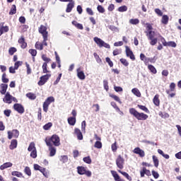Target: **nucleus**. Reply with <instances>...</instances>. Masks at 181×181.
Returning a JSON list of instances; mask_svg holds the SVG:
<instances>
[{
	"label": "nucleus",
	"mask_w": 181,
	"mask_h": 181,
	"mask_svg": "<svg viewBox=\"0 0 181 181\" xmlns=\"http://www.w3.org/2000/svg\"><path fill=\"white\" fill-rule=\"evenodd\" d=\"M128 11V7L127 6H122L118 8L119 12H127Z\"/></svg>",
	"instance_id": "55"
},
{
	"label": "nucleus",
	"mask_w": 181,
	"mask_h": 181,
	"mask_svg": "<svg viewBox=\"0 0 181 181\" xmlns=\"http://www.w3.org/2000/svg\"><path fill=\"white\" fill-rule=\"evenodd\" d=\"M25 96L27 97V98H29V100H36V94L33 93H26Z\"/></svg>",
	"instance_id": "30"
},
{
	"label": "nucleus",
	"mask_w": 181,
	"mask_h": 181,
	"mask_svg": "<svg viewBox=\"0 0 181 181\" xmlns=\"http://www.w3.org/2000/svg\"><path fill=\"white\" fill-rule=\"evenodd\" d=\"M126 56L127 57H129L131 60L133 62L135 61V55L134 54V52H132V50L129 48V47L126 46Z\"/></svg>",
	"instance_id": "11"
},
{
	"label": "nucleus",
	"mask_w": 181,
	"mask_h": 181,
	"mask_svg": "<svg viewBox=\"0 0 181 181\" xmlns=\"http://www.w3.org/2000/svg\"><path fill=\"white\" fill-rule=\"evenodd\" d=\"M119 62L122 63V64H123V66H124L125 67H128V66H129V62H128V61L126 59L124 58H121L119 59Z\"/></svg>",
	"instance_id": "44"
},
{
	"label": "nucleus",
	"mask_w": 181,
	"mask_h": 181,
	"mask_svg": "<svg viewBox=\"0 0 181 181\" xmlns=\"http://www.w3.org/2000/svg\"><path fill=\"white\" fill-rule=\"evenodd\" d=\"M16 13V5L13 4L11 6V10L8 13L9 15H15Z\"/></svg>",
	"instance_id": "39"
},
{
	"label": "nucleus",
	"mask_w": 181,
	"mask_h": 181,
	"mask_svg": "<svg viewBox=\"0 0 181 181\" xmlns=\"http://www.w3.org/2000/svg\"><path fill=\"white\" fill-rule=\"evenodd\" d=\"M49 77H52V74H45V75L42 76L40 78V81L37 83L38 86H45V84H46V83H47Z\"/></svg>",
	"instance_id": "7"
},
{
	"label": "nucleus",
	"mask_w": 181,
	"mask_h": 181,
	"mask_svg": "<svg viewBox=\"0 0 181 181\" xmlns=\"http://www.w3.org/2000/svg\"><path fill=\"white\" fill-rule=\"evenodd\" d=\"M167 46L169 47H176L177 46V44L175 42V41H169L167 42Z\"/></svg>",
	"instance_id": "52"
},
{
	"label": "nucleus",
	"mask_w": 181,
	"mask_h": 181,
	"mask_svg": "<svg viewBox=\"0 0 181 181\" xmlns=\"http://www.w3.org/2000/svg\"><path fill=\"white\" fill-rule=\"evenodd\" d=\"M134 153L140 156V158H144L145 156V151L141 149L139 147H136L133 150Z\"/></svg>",
	"instance_id": "13"
},
{
	"label": "nucleus",
	"mask_w": 181,
	"mask_h": 181,
	"mask_svg": "<svg viewBox=\"0 0 181 181\" xmlns=\"http://www.w3.org/2000/svg\"><path fill=\"white\" fill-rule=\"evenodd\" d=\"M111 173L115 181H125L124 179H121L117 171L111 170Z\"/></svg>",
	"instance_id": "21"
},
{
	"label": "nucleus",
	"mask_w": 181,
	"mask_h": 181,
	"mask_svg": "<svg viewBox=\"0 0 181 181\" xmlns=\"http://www.w3.org/2000/svg\"><path fill=\"white\" fill-rule=\"evenodd\" d=\"M168 23H169V16H168V15L162 16L161 23H163V25H168Z\"/></svg>",
	"instance_id": "27"
},
{
	"label": "nucleus",
	"mask_w": 181,
	"mask_h": 181,
	"mask_svg": "<svg viewBox=\"0 0 181 181\" xmlns=\"http://www.w3.org/2000/svg\"><path fill=\"white\" fill-rule=\"evenodd\" d=\"M158 115L159 117H160L161 118H169V115L166 112H158Z\"/></svg>",
	"instance_id": "57"
},
{
	"label": "nucleus",
	"mask_w": 181,
	"mask_h": 181,
	"mask_svg": "<svg viewBox=\"0 0 181 181\" xmlns=\"http://www.w3.org/2000/svg\"><path fill=\"white\" fill-rule=\"evenodd\" d=\"M111 148L112 152H117V149H118V146H117V141H115L111 146Z\"/></svg>",
	"instance_id": "60"
},
{
	"label": "nucleus",
	"mask_w": 181,
	"mask_h": 181,
	"mask_svg": "<svg viewBox=\"0 0 181 181\" xmlns=\"http://www.w3.org/2000/svg\"><path fill=\"white\" fill-rule=\"evenodd\" d=\"M152 158L155 168H158V166H159V159H158V157H156V156H153Z\"/></svg>",
	"instance_id": "35"
},
{
	"label": "nucleus",
	"mask_w": 181,
	"mask_h": 181,
	"mask_svg": "<svg viewBox=\"0 0 181 181\" xmlns=\"http://www.w3.org/2000/svg\"><path fill=\"white\" fill-rule=\"evenodd\" d=\"M110 97H111V98H113L115 101H117V103H119V104H121L122 102H121V100L119 99V97L114 94H110Z\"/></svg>",
	"instance_id": "48"
},
{
	"label": "nucleus",
	"mask_w": 181,
	"mask_h": 181,
	"mask_svg": "<svg viewBox=\"0 0 181 181\" xmlns=\"http://www.w3.org/2000/svg\"><path fill=\"white\" fill-rule=\"evenodd\" d=\"M145 175L146 176H151V170L146 169L145 167H143L142 169L140 170V176L141 177H145Z\"/></svg>",
	"instance_id": "12"
},
{
	"label": "nucleus",
	"mask_w": 181,
	"mask_h": 181,
	"mask_svg": "<svg viewBox=\"0 0 181 181\" xmlns=\"http://www.w3.org/2000/svg\"><path fill=\"white\" fill-rule=\"evenodd\" d=\"M137 107L138 108H139V110H141L142 111H144V112L149 114V109H148L146 106L142 105H137Z\"/></svg>",
	"instance_id": "32"
},
{
	"label": "nucleus",
	"mask_w": 181,
	"mask_h": 181,
	"mask_svg": "<svg viewBox=\"0 0 181 181\" xmlns=\"http://www.w3.org/2000/svg\"><path fill=\"white\" fill-rule=\"evenodd\" d=\"M18 43L21 45V49H26V47H28V43H26V42H25V37H23V36H22L19 40H18Z\"/></svg>",
	"instance_id": "20"
},
{
	"label": "nucleus",
	"mask_w": 181,
	"mask_h": 181,
	"mask_svg": "<svg viewBox=\"0 0 181 181\" xmlns=\"http://www.w3.org/2000/svg\"><path fill=\"white\" fill-rule=\"evenodd\" d=\"M35 49H37V50H43V44L37 42L35 45Z\"/></svg>",
	"instance_id": "42"
},
{
	"label": "nucleus",
	"mask_w": 181,
	"mask_h": 181,
	"mask_svg": "<svg viewBox=\"0 0 181 181\" xmlns=\"http://www.w3.org/2000/svg\"><path fill=\"white\" fill-rule=\"evenodd\" d=\"M18 146V140L13 139L11 140V144L9 146V148L12 151L13 149H16Z\"/></svg>",
	"instance_id": "25"
},
{
	"label": "nucleus",
	"mask_w": 181,
	"mask_h": 181,
	"mask_svg": "<svg viewBox=\"0 0 181 181\" xmlns=\"http://www.w3.org/2000/svg\"><path fill=\"white\" fill-rule=\"evenodd\" d=\"M83 162H85V163H88V165H90L92 160H91V157H90V156L85 157L83 158Z\"/></svg>",
	"instance_id": "50"
},
{
	"label": "nucleus",
	"mask_w": 181,
	"mask_h": 181,
	"mask_svg": "<svg viewBox=\"0 0 181 181\" xmlns=\"http://www.w3.org/2000/svg\"><path fill=\"white\" fill-rule=\"evenodd\" d=\"M47 146H48V151H49V156H54L57 152L56 146L49 145H47Z\"/></svg>",
	"instance_id": "16"
},
{
	"label": "nucleus",
	"mask_w": 181,
	"mask_h": 181,
	"mask_svg": "<svg viewBox=\"0 0 181 181\" xmlns=\"http://www.w3.org/2000/svg\"><path fill=\"white\" fill-rule=\"evenodd\" d=\"M129 114H131V115H133V117H134V118H136L139 121H145L148 118V115L144 112L140 113L134 107L130 108L129 110Z\"/></svg>",
	"instance_id": "1"
},
{
	"label": "nucleus",
	"mask_w": 181,
	"mask_h": 181,
	"mask_svg": "<svg viewBox=\"0 0 181 181\" xmlns=\"http://www.w3.org/2000/svg\"><path fill=\"white\" fill-rule=\"evenodd\" d=\"M17 52L18 49L15 47H11L8 49V54H10V56H13V54H15V53H16Z\"/></svg>",
	"instance_id": "33"
},
{
	"label": "nucleus",
	"mask_w": 181,
	"mask_h": 181,
	"mask_svg": "<svg viewBox=\"0 0 181 181\" xmlns=\"http://www.w3.org/2000/svg\"><path fill=\"white\" fill-rule=\"evenodd\" d=\"M142 25H146V30H148V32H151L152 31V29H153V28L152 27V24L149 23H146L145 24L144 22H141Z\"/></svg>",
	"instance_id": "38"
},
{
	"label": "nucleus",
	"mask_w": 181,
	"mask_h": 181,
	"mask_svg": "<svg viewBox=\"0 0 181 181\" xmlns=\"http://www.w3.org/2000/svg\"><path fill=\"white\" fill-rule=\"evenodd\" d=\"M52 127H53V124L52 122H48L43 126V129H45V131H49V129L52 128Z\"/></svg>",
	"instance_id": "49"
},
{
	"label": "nucleus",
	"mask_w": 181,
	"mask_h": 181,
	"mask_svg": "<svg viewBox=\"0 0 181 181\" xmlns=\"http://www.w3.org/2000/svg\"><path fill=\"white\" fill-rule=\"evenodd\" d=\"M154 12L158 15V16H163V12L159 8H155Z\"/></svg>",
	"instance_id": "61"
},
{
	"label": "nucleus",
	"mask_w": 181,
	"mask_h": 181,
	"mask_svg": "<svg viewBox=\"0 0 181 181\" xmlns=\"http://www.w3.org/2000/svg\"><path fill=\"white\" fill-rule=\"evenodd\" d=\"M11 175L12 176H16L17 177H22V176H23V174L19 171H13Z\"/></svg>",
	"instance_id": "47"
},
{
	"label": "nucleus",
	"mask_w": 181,
	"mask_h": 181,
	"mask_svg": "<svg viewBox=\"0 0 181 181\" xmlns=\"http://www.w3.org/2000/svg\"><path fill=\"white\" fill-rule=\"evenodd\" d=\"M42 73L46 74V73H50L49 70H47V64L43 63L42 64Z\"/></svg>",
	"instance_id": "54"
},
{
	"label": "nucleus",
	"mask_w": 181,
	"mask_h": 181,
	"mask_svg": "<svg viewBox=\"0 0 181 181\" xmlns=\"http://www.w3.org/2000/svg\"><path fill=\"white\" fill-rule=\"evenodd\" d=\"M36 150V146H35V142H31L28 148V152H32V151Z\"/></svg>",
	"instance_id": "41"
},
{
	"label": "nucleus",
	"mask_w": 181,
	"mask_h": 181,
	"mask_svg": "<svg viewBox=\"0 0 181 181\" xmlns=\"http://www.w3.org/2000/svg\"><path fill=\"white\" fill-rule=\"evenodd\" d=\"M110 104H111L112 107H113V108H115V110H116V111H117V112H121V114H124L122 112H121V110L119 109L118 105H117V103L115 102H111Z\"/></svg>",
	"instance_id": "37"
},
{
	"label": "nucleus",
	"mask_w": 181,
	"mask_h": 181,
	"mask_svg": "<svg viewBox=\"0 0 181 181\" xmlns=\"http://www.w3.org/2000/svg\"><path fill=\"white\" fill-rule=\"evenodd\" d=\"M1 81L5 83H9V78H6V73L2 74Z\"/></svg>",
	"instance_id": "45"
},
{
	"label": "nucleus",
	"mask_w": 181,
	"mask_h": 181,
	"mask_svg": "<svg viewBox=\"0 0 181 181\" xmlns=\"http://www.w3.org/2000/svg\"><path fill=\"white\" fill-rule=\"evenodd\" d=\"M116 165L119 169L122 170L124 169V165H125V159L122 156L119 155L116 158Z\"/></svg>",
	"instance_id": "5"
},
{
	"label": "nucleus",
	"mask_w": 181,
	"mask_h": 181,
	"mask_svg": "<svg viewBox=\"0 0 181 181\" xmlns=\"http://www.w3.org/2000/svg\"><path fill=\"white\" fill-rule=\"evenodd\" d=\"M37 119L38 121H42V108L38 109L37 112Z\"/></svg>",
	"instance_id": "64"
},
{
	"label": "nucleus",
	"mask_w": 181,
	"mask_h": 181,
	"mask_svg": "<svg viewBox=\"0 0 181 181\" xmlns=\"http://www.w3.org/2000/svg\"><path fill=\"white\" fill-rule=\"evenodd\" d=\"M105 60L106 63L109 64L110 67H114V63L112 62V61H111V59L110 57H106Z\"/></svg>",
	"instance_id": "59"
},
{
	"label": "nucleus",
	"mask_w": 181,
	"mask_h": 181,
	"mask_svg": "<svg viewBox=\"0 0 181 181\" xmlns=\"http://www.w3.org/2000/svg\"><path fill=\"white\" fill-rule=\"evenodd\" d=\"M132 93H134V95H136V97H141V91H139V89H138L137 88H133L132 90Z\"/></svg>",
	"instance_id": "29"
},
{
	"label": "nucleus",
	"mask_w": 181,
	"mask_h": 181,
	"mask_svg": "<svg viewBox=\"0 0 181 181\" xmlns=\"http://www.w3.org/2000/svg\"><path fill=\"white\" fill-rule=\"evenodd\" d=\"M22 64H23V62L22 61H17L16 62V63L14 64V68L18 70V69H19V66H22Z\"/></svg>",
	"instance_id": "56"
},
{
	"label": "nucleus",
	"mask_w": 181,
	"mask_h": 181,
	"mask_svg": "<svg viewBox=\"0 0 181 181\" xmlns=\"http://www.w3.org/2000/svg\"><path fill=\"white\" fill-rule=\"evenodd\" d=\"M146 36L150 40L151 39H154L155 38V31H148V33L146 34Z\"/></svg>",
	"instance_id": "36"
},
{
	"label": "nucleus",
	"mask_w": 181,
	"mask_h": 181,
	"mask_svg": "<svg viewBox=\"0 0 181 181\" xmlns=\"http://www.w3.org/2000/svg\"><path fill=\"white\" fill-rule=\"evenodd\" d=\"M38 32L42 35V37L49 36V33L47 32V27L43 25H41L40 28H38Z\"/></svg>",
	"instance_id": "9"
},
{
	"label": "nucleus",
	"mask_w": 181,
	"mask_h": 181,
	"mask_svg": "<svg viewBox=\"0 0 181 181\" xmlns=\"http://www.w3.org/2000/svg\"><path fill=\"white\" fill-rule=\"evenodd\" d=\"M19 137V130L13 129L12 132H8V139H12V138Z\"/></svg>",
	"instance_id": "10"
},
{
	"label": "nucleus",
	"mask_w": 181,
	"mask_h": 181,
	"mask_svg": "<svg viewBox=\"0 0 181 181\" xmlns=\"http://www.w3.org/2000/svg\"><path fill=\"white\" fill-rule=\"evenodd\" d=\"M13 110L18 112V114H23L25 112V107L21 103H15L13 106Z\"/></svg>",
	"instance_id": "8"
},
{
	"label": "nucleus",
	"mask_w": 181,
	"mask_h": 181,
	"mask_svg": "<svg viewBox=\"0 0 181 181\" xmlns=\"http://www.w3.org/2000/svg\"><path fill=\"white\" fill-rule=\"evenodd\" d=\"M77 76L79 80H86V75L84 74V71H81V68L79 67L76 69Z\"/></svg>",
	"instance_id": "15"
},
{
	"label": "nucleus",
	"mask_w": 181,
	"mask_h": 181,
	"mask_svg": "<svg viewBox=\"0 0 181 181\" xmlns=\"http://www.w3.org/2000/svg\"><path fill=\"white\" fill-rule=\"evenodd\" d=\"M159 94H156L153 98V103L156 107H159V105H160V99H159Z\"/></svg>",
	"instance_id": "19"
},
{
	"label": "nucleus",
	"mask_w": 181,
	"mask_h": 181,
	"mask_svg": "<svg viewBox=\"0 0 181 181\" xmlns=\"http://www.w3.org/2000/svg\"><path fill=\"white\" fill-rule=\"evenodd\" d=\"M73 8H74V1L72 0V1H69L67 4L66 12H67V13H70V12L73 11Z\"/></svg>",
	"instance_id": "22"
},
{
	"label": "nucleus",
	"mask_w": 181,
	"mask_h": 181,
	"mask_svg": "<svg viewBox=\"0 0 181 181\" xmlns=\"http://www.w3.org/2000/svg\"><path fill=\"white\" fill-rule=\"evenodd\" d=\"M103 87H104L105 90H106V91H108V90L110 89V88L108 86V81H107V80L103 81Z\"/></svg>",
	"instance_id": "63"
},
{
	"label": "nucleus",
	"mask_w": 181,
	"mask_h": 181,
	"mask_svg": "<svg viewBox=\"0 0 181 181\" xmlns=\"http://www.w3.org/2000/svg\"><path fill=\"white\" fill-rule=\"evenodd\" d=\"M52 103H54V98L52 96L48 97L43 103L42 108L44 112L49 111V106Z\"/></svg>",
	"instance_id": "4"
},
{
	"label": "nucleus",
	"mask_w": 181,
	"mask_h": 181,
	"mask_svg": "<svg viewBox=\"0 0 181 181\" xmlns=\"http://www.w3.org/2000/svg\"><path fill=\"white\" fill-rule=\"evenodd\" d=\"M148 70H150L151 73H152L153 74H156L158 73L156 68H155V66H153V65L152 64H148Z\"/></svg>",
	"instance_id": "31"
},
{
	"label": "nucleus",
	"mask_w": 181,
	"mask_h": 181,
	"mask_svg": "<svg viewBox=\"0 0 181 181\" xmlns=\"http://www.w3.org/2000/svg\"><path fill=\"white\" fill-rule=\"evenodd\" d=\"M4 103L6 104H12V95L9 92H7L5 95L4 98L3 99Z\"/></svg>",
	"instance_id": "14"
},
{
	"label": "nucleus",
	"mask_w": 181,
	"mask_h": 181,
	"mask_svg": "<svg viewBox=\"0 0 181 181\" xmlns=\"http://www.w3.org/2000/svg\"><path fill=\"white\" fill-rule=\"evenodd\" d=\"M117 172L124 176V177H126L127 180L132 181V177L129 176V174H128V173L122 171L121 170H118Z\"/></svg>",
	"instance_id": "26"
},
{
	"label": "nucleus",
	"mask_w": 181,
	"mask_h": 181,
	"mask_svg": "<svg viewBox=\"0 0 181 181\" xmlns=\"http://www.w3.org/2000/svg\"><path fill=\"white\" fill-rule=\"evenodd\" d=\"M95 43L98 46V47H105V49H111V46L110 44L104 42L101 38H98V37H95L93 38Z\"/></svg>",
	"instance_id": "3"
},
{
	"label": "nucleus",
	"mask_w": 181,
	"mask_h": 181,
	"mask_svg": "<svg viewBox=\"0 0 181 181\" xmlns=\"http://www.w3.org/2000/svg\"><path fill=\"white\" fill-rule=\"evenodd\" d=\"M24 173L28 176H32V171L30 170V168L28 166L25 167L24 169Z\"/></svg>",
	"instance_id": "46"
},
{
	"label": "nucleus",
	"mask_w": 181,
	"mask_h": 181,
	"mask_svg": "<svg viewBox=\"0 0 181 181\" xmlns=\"http://www.w3.org/2000/svg\"><path fill=\"white\" fill-rule=\"evenodd\" d=\"M78 175H86L88 177H91V171L86 170L83 166L77 167Z\"/></svg>",
	"instance_id": "6"
},
{
	"label": "nucleus",
	"mask_w": 181,
	"mask_h": 181,
	"mask_svg": "<svg viewBox=\"0 0 181 181\" xmlns=\"http://www.w3.org/2000/svg\"><path fill=\"white\" fill-rule=\"evenodd\" d=\"M13 164L11 162L4 163L3 165L0 166L1 170H5V169H8V168H12Z\"/></svg>",
	"instance_id": "24"
},
{
	"label": "nucleus",
	"mask_w": 181,
	"mask_h": 181,
	"mask_svg": "<svg viewBox=\"0 0 181 181\" xmlns=\"http://www.w3.org/2000/svg\"><path fill=\"white\" fill-rule=\"evenodd\" d=\"M30 157L33 158V159L37 158V151L36 149L31 151Z\"/></svg>",
	"instance_id": "53"
},
{
	"label": "nucleus",
	"mask_w": 181,
	"mask_h": 181,
	"mask_svg": "<svg viewBox=\"0 0 181 181\" xmlns=\"http://www.w3.org/2000/svg\"><path fill=\"white\" fill-rule=\"evenodd\" d=\"M45 141L46 145L60 146V137L57 134H53L52 137H46Z\"/></svg>",
	"instance_id": "2"
},
{
	"label": "nucleus",
	"mask_w": 181,
	"mask_h": 181,
	"mask_svg": "<svg viewBox=\"0 0 181 181\" xmlns=\"http://www.w3.org/2000/svg\"><path fill=\"white\" fill-rule=\"evenodd\" d=\"M42 59L43 60V62H45L44 63H46V64H47V63H49V62H52V59L47 57L46 54L42 55Z\"/></svg>",
	"instance_id": "43"
},
{
	"label": "nucleus",
	"mask_w": 181,
	"mask_h": 181,
	"mask_svg": "<svg viewBox=\"0 0 181 181\" xmlns=\"http://www.w3.org/2000/svg\"><path fill=\"white\" fill-rule=\"evenodd\" d=\"M28 52L30 53V54H31V56L33 57V62H35V57H36L37 54V51L35 49H30L28 50Z\"/></svg>",
	"instance_id": "28"
},
{
	"label": "nucleus",
	"mask_w": 181,
	"mask_h": 181,
	"mask_svg": "<svg viewBox=\"0 0 181 181\" xmlns=\"http://www.w3.org/2000/svg\"><path fill=\"white\" fill-rule=\"evenodd\" d=\"M68 124L69 125H76V117H70L68 118Z\"/></svg>",
	"instance_id": "34"
},
{
	"label": "nucleus",
	"mask_w": 181,
	"mask_h": 181,
	"mask_svg": "<svg viewBox=\"0 0 181 181\" xmlns=\"http://www.w3.org/2000/svg\"><path fill=\"white\" fill-rule=\"evenodd\" d=\"M170 91H176V83L173 82L170 84Z\"/></svg>",
	"instance_id": "58"
},
{
	"label": "nucleus",
	"mask_w": 181,
	"mask_h": 181,
	"mask_svg": "<svg viewBox=\"0 0 181 181\" xmlns=\"http://www.w3.org/2000/svg\"><path fill=\"white\" fill-rule=\"evenodd\" d=\"M74 134L76 135L79 141H83V133H81V130H80L78 128H75Z\"/></svg>",
	"instance_id": "18"
},
{
	"label": "nucleus",
	"mask_w": 181,
	"mask_h": 181,
	"mask_svg": "<svg viewBox=\"0 0 181 181\" xmlns=\"http://www.w3.org/2000/svg\"><path fill=\"white\" fill-rule=\"evenodd\" d=\"M129 23L130 25H139V19L138 18H132L129 20Z\"/></svg>",
	"instance_id": "40"
},
{
	"label": "nucleus",
	"mask_w": 181,
	"mask_h": 181,
	"mask_svg": "<svg viewBox=\"0 0 181 181\" xmlns=\"http://www.w3.org/2000/svg\"><path fill=\"white\" fill-rule=\"evenodd\" d=\"M40 172H41V173H42V175L45 177H48L49 175L47 174V172L46 171V168H41V169L40 170Z\"/></svg>",
	"instance_id": "62"
},
{
	"label": "nucleus",
	"mask_w": 181,
	"mask_h": 181,
	"mask_svg": "<svg viewBox=\"0 0 181 181\" xmlns=\"http://www.w3.org/2000/svg\"><path fill=\"white\" fill-rule=\"evenodd\" d=\"M0 93L2 95H5L6 93V90H8V84L1 83L0 86Z\"/></svg>",
	"instance_id": "23"
},
{
	"label": "nucleus",
	"mask_w": 181,
	"mask_h": 181,
	"mask_svg": "<svg viewBox=\"0 0 181 181\" xmlns=\"http://www.w3.org/2000/svg\"><path fill=\"white\" fill-rule=\"evenodd\" d=\"M4 23H1L0 24V26L1 25V26L0 27V36H2V35H4V32H9V27L8 25L4 26Z\"/></svg>",
	"instance_id": "17"
},
{
	"label": "nucleus",
	"mask_w": 181,
	"mask_h": 181,
	"mask_svg": "<svg viewBox=\"0 0 181 181\" xmlns=\"http://www.w3.org/2000/svg\"><path fill=\"white\" fill-rule=\"evenodd\" d=\"M94 147L97 148V149H101V148H103V143L100 141H97L95 143Z\"/></svg>",
	"instance_id": "51"
}]
</instances>
